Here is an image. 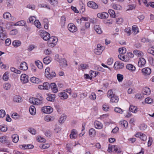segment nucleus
<instances>
[{"instance_id": "f257e3e1", "label": "nucleus", "mask_w": 154, "mask_h": 154, "mask_svg": "<svg viewBox=\"0 0 154 154\" xmlns=\"http://www.w3.org/2000/svg\"><path fill=\"white\" fill-rule=\"evenodd\" d=\"M40 35L44 40H48L47 43L50 47H54L58 41V39L56 37H50L49 33L46 32H42L40 33Z\"/></svg>"}, {"instance_id": "f03ea898", "label": "nucleus", "mask_w": 154, "mask_h": 154, "mask_svg": "<svg viewBox=\"0 0 154 154\" xmlns=\"http://www.w3.org/2000/svg\"><path fill=\"white\" fill-rule=\"evenodd\" d=\"M43 98L40 94L37 95V98L32 97L29 99V102L32 104L35 105H40L42 104Z\"/></svg>"}, {"instance_id": "7ed1b4c3", "label": "nucleus", "mask_w": 154, "mask_h": 154, "mask_svg": "<svg viewBox=\"0 0 154 154\" xmlns=\"http://www.w3.org/2000/svg\"><path fill=\"white\" fill-rule=\"evenodd\" d=\"M50 69L47 67L45 69V75L49 79H51L56 76V74L54 72H51V75L50 74Z\"/></svg>"}, {"instance_id": "20e7f679", "label": "nucleus", "mask_w": 154, "mask_h": 154, "mask_svg": "<svg viewBox=\"0 0 154 154\" xmlns=\"http://www.w3.org/2000/svg\"><path fill=\"white\" fill-rule=\"evenodd\" d=\"M2 26H0V39L3 40L7 38V35L5 31Z\"/></svg>"}, {"instance_id": "39448f33", "label": "nucleus", "mask_w": 154, "mask_h": 154, "mask_svg": "<svg viewBox=\"0 0 154 154\" xmlns=\"http://www.w3.org/2000/svg\"><path fill=\"white\" fill-rule=\"evenodd\" d=\"M107 150L109 152H115L117 153L121 152V151L119 150L117 146L114 145L110 146V145H109Z\"/></svg>"}, {"instance_id": "423d86ee", "label": "nucleus", "mask_w": 154, "mask_h": 154, "mask_svg": "<svg viewBox=\"0 0 154 154\" xmlns=\"http://www.w3.org/2000/svg\"><path fill=\"white\" fill-rule=\"evenodd\" d=\"M41 110L44 113L50 114L53 112V109L51 107L48 106L43 107Z\"/></svg>"}, {"instance_id": "0eeeda50", "label": "nucleus", "mask_w": 154, "mask_h": 154, "mask_svg": "<svg viewBox=\"0 0 154 154\" xmlns=\"http://www.w3.org/2000/svg\"><path fill=\"white\" fill-rule=\"evenodd\" d=\"M68 29L72 32H75L77 30V28L73 23H70L68 25Z\"/></svg>"}, {"instance_id": "6e6552de", "label": "nucleus", "mask_w": 154, "mask_h": 154, "mask_svg": "<svg viewBox=\"0 0 154 154\" xmlns=\"http://www.w3.org/2000/svg\"><path fill=\"white\" fill-rule=\"evenodd\" d=\"M3 17L4 19L7 20H14L15 18L14 17H12L11 14L9 12H6L3 14Z\"/></svg>"}, {"instance_id": "1a4fd4ad", "label": "nucleus", "mask_w": 154, "mask_h": 154, "mask_svg": "<svg viewBox=\"0 0 154 154\" xmlns=\"http://www.w3.org/2000/svg\"><path fill=\"white\" fill-rule=\"evenodd\" d=\"M124 64L123 63L120 62L119 61H116L114 65V68L115 69H120L123 68Z\"/></svg>"}, {"instance_id": "9d476101", "label": "nucleus", "mask_w": 154, "mask_h": 154, "mask_svg": "<svg viewBox=\"0 0 154 154\" xmlns=\"http://www.w3.org/2000/svg\"><path fill=\"white\" fill-rule=\"evenodd\" d=\"M88 6L91 8L94 9H97L98 8V5L93 1H89L87 3Z\"/></svg>"}, {"instance_id": "9b49d317", "label": "nucleus", "mask_w": 154, "mask_h": 154, "mask_svg": "<svg viewBox=\"0 0 154 154\" xmlns=\"http://www.w3.org/2000/svg\"><path fill=\"white\" fill-rule=\"evenodd\" d=\"M20 80L23 83H26L28 82L29 76L25 74H22L20 76Z\"/></svg>"}, {"instance_id": "f8f14e48", "label": "nucleus", "mask_w": 154, "mask_h": 154, "mask_svg": "<svg viewBox=\"0 0 154 154\" xmlns=\"http://www.w3.org/2000/svg\"><path fill=\"white\" fill-rule=\"evenodd\" d=\"M97 16L99 18L103 19L107 18L109 16V15L107 13L103 12L98 13Z\"/></svg>"}, {"instance_id": "ddd939ff", "label": "nucleus", "mask_w": 154, "mask_h": 154, "mask_svg": "<svg viewBox=\"0 0 154 154\" xmlns=\"http://www.w3.org/2000/svg\"><path fill=\"white\" fill-rule=\"evenodd\" d=\"M19 69L24 71L28 69L27 63L24 61L21 62L20 63V68Z\"/></svg>"}, {"instance_id": "4468645a", "label": "nucleus", "mask_w": 154, "mask_h": 154, "mask_svg": "<svg viewBox=\"0 0 154 154\" xmlns=\"http://www.w3.org/2000/svg\"><path fill=\"white\" fill-rule=\"evenodd\" d=\"M58 62L60 65L62 66L63 67H66L68 65L67 61L64 58H60Z\"/></svg>"}, {"instance_id": "2eb2a0df", "label": "nucleus", "mask_w": 154, "mask_h": 154, "mask_svg": "<svg viewBox=\"0 0 154 154\" xmlns=\"http://www.w3.org/2000/svg\"><path fill=\"white\" fill-rule=\"evenodd\" d=\"M146 61L144 58H139L138 64L139 67H143L146 64Z\"/></svg>"}, {"instance_id": "dca6fc26", "label": "nucleus", "mask_w": 154, "mask_h": 154, "mask_svg": "<svg viewBox=\"0 0 154 154\" xmlns=\"http://www.w3.org/2000/svg\"><path fill=\"white\" fill-rule=\"evenodd\" d=\"M56 97V95L55 94H48L46 99L48 101L54 102Z\"/></svg>"}, {"instance_id": "f3484780", "label": "nucleus", "mask_w": 154, "mask_h": 154, "mask_svg": "<svg viewBox=\"0 0 154 154\" xmlns=\"http://www.w3.org/2000/svg\"><path fill=\"white\" fill-rule=\"evenodd\" d=\"M151 71L150 69L148 67L145 68L142 70V72L144 75H148L151 73Z\"/></svg>"}, {"instance_id": "a211bd4d", "label": "nucleus", "mask_w": 154, "mask_h": 154, "mask_svg": "<svg viewBox=\"0 0 154 154\" xmlns=\"http://www.w3.org/2000/svg\"><path fill=\"white\" fill-rule=\"evenodd\" d=\"M50 87L53 92L54 93H56L58 91V89L56 84L54 83H51L50 84Z\"/></svg>"}, {"instance_id": "6ab92c4d", "label": "nucleus", "mask_w": 154, "mask_h": 154, "mask_svg": "<svg viewBox=\"0 0 154 154\" xmlns=\"http://www.w3.org/2000/svg\"><path fill=\"white\" fill-rule=\"evenodd\" d=\"M95 127L96 129H101L103 128V125L100 122L97 121H96L94 122Z\"/></svg>"}, {"instance_id": "aec40b11", "label": "nucleus", "mask_w": 154, "mask_h": 154, "mask_svg": "<svg viewBox=\"0 0 154 154\" xmlns=\"http://www.w3.org/2000/svg\"><path fill=\"white\" fill-rule=\"evenodd\" d=\"M77 132L75 129L72 130L70 135V137L72 139H75L77 137Z\"/></svg>"}, {"instance_id": "412c9836", "label": "nucleus", "mask_w": 154, "mask_h": 154, "mask_svg": "<svg viewBox=\"0 0 154 154\" xmlns=\"http://www.w3.org/2000/svg\"><path fill=\"white\" fill-rule=\"evenodd\" d=\"M126 68L131 72H134L135 71L136 68L135 66L132 64H128L126 66Z\"/></svg>"}, {"instance_id": "4be33fe9", "label": "nucleus", "mask_w": 154, "mask_h": 154, "mask_svg": "<svg viewBox=\"0 0 154 154\" xmlns=\"http://www.w3.org/2000/svg\"><path fill=\"white\" fill-rule=\"evenodd\" d=\"M30 81L32 83L36 84H38L41 82V80L40 79L34 77H31Z\"/></svg>"}, {"instance_id": "5701e85b", "label": "nucleus", "mask_w": 154, "mask_h": 154, "mask_svg": "<svg viewBox=\"0 0 154 154\" xmlns=\"http://www.w3.org/2000/svg\"><path fill=\"white\" fill-rule=\"evenodd\" d=\"M58 95L61 99H66L68 98V95L65 92H60L59 94Z\"/></svg>"}, {"instance_id": "b1692460", "label": "nucleus", "mask_w": 154, "mask_h": 154, "mask_svg": "<svg viewBox=\"0 0 154 154\" xmlns=\"http://www.w3.org/2000/svg\"><path fill=\"white\" fill-rule=\"evenodd\" d=\"M119 100V98L115 94H113V96L111 97L110 100V103H117Z\"/></svg>"}, {"instance_id": "393cba45", "label": "nucleus", "mask_w": 154, "mask_h": 154, "mask_svg": "<svg viewBox=\"0 0 154 154\" xmlns=\"http://www.w3.org/2000/svg\"><path fill=\"white\" fill-rule=\"evenodd\" d=\"M134 54L135 55L138 57H142L143 55V53L139 50H135L133 51Z\"/></svg>"}, {"instance_id": "a878e982", "label": "nucleus", "mask_w": 154, "mask_h": 154, "mask_svg": "<svg viewBox=\"0 0 154 154\" xmlns=\"http://www.w3.org/2000/svg\"><path fill=\"white\" fill-rule=\"evenodd\" d=\"M21 44V41L18 40H14L12 42V45L15 47H18L20 46Z\"/></svg>"}, {"instance_id": "bb28decb", "label": "nucleus", "mask_w": 154, "mask_h": 154, "mask_svg": "<svg viewBox=\"0 0 154 154\" xmlns=\"http://www.w3.org/2000/svg\"><path fill=\"white\" fill-rule=\"evenodd\" d=\"M30 113L32 115H34L36 113V110L35 107L34 106H31L29 109Z\"/></svg>"}, {"instance_id": "cd10ccee", "label": "nucleus", "mask_w": 154, "mask_h": 154, "mask_svg": "<svg viewBox=\"0 0 154 154\" xmlns=\"http://www.w3.org/2000/svg\"><path fill=\"white\" fill-rule=\"evenodd\" d=\"M11 137L12 138V141L13 142L17 143L18 142L19 140V137L16 134H14L11 136Z\"/></svg>"}, {"instance_id": "c85d7f7f", "label": "nucleus", "mask_w": 154, "mask_h": 154, "mask_svg": "<svg viewBox=\"0 0 154 154\" xmlns=\"http://www.w3.org/2000/svg\"><path fill=\"white\" fill-rule=\"evenodd\" d=\"M129 109L131 112L135 113L137 112L138 111L137 107L132 105L130 106Z\"/></svg>"}, {"instance_id": "c756f323", "label": "nucleus", "mask_w": 154, "mask_h": 154, "mask_svg": "<svg viewBox=\"0 0 154 154\" xmlns=\"http://www.w3.org/2000/svg\"><path fill=\"white\" fill-rule=\"evenodd\" d=\"M94 29L96 32L99 34H100L102 32L101 28L98 25H95L94 26Z\"/></svg>"}, {"instance_id": "7c9ffc66", "label": "nucleus", "mask_w": 154, "mask_h": 154, "mask_svg": "<svg viewBox=\"0 0 154 154\" xmlns=\"http://www.w3.org/2000/svg\"><path fill=\"white\" fill-rule=\"evenodd\" d=\"M89 134L91 137H94L96 134L95 130L93 128H91L89 131Z\"/></svg>"}, {"instance_id": "2f4dec72", "label": "nucleus", "mask_w": 154, "mask_h": 154, "mask_svg": "<svg viewBox=\"0 0 154 154\" xmlns=\"http://www.w3.org/2000/svg\"><path fill=\"white\" fill-rule=\"evenodd\" d=\"M151 92L150 89L148 87L145 88L143 90V94L146 95H149L150 94Z\"/></svg>"}, {"instance_id": "473e14b6", "label": "nucleus", "mask_w": 154, "mask_h": 154, "mask_svg": "<svg viewBox=\"0 0 154 154\" xmlns=\"http://www.w3.org/2000/svg\"><path fill=\"white\" fill-rule=\"evenodd\" d=\"M66 118V117L65 115L64 114L62 115L59 120V122L61 123H63L65 121Z\"/></svg>"}, {"instance_id": "72a5a7b5", "label": "nucleus", "mask_w": 154, "mask_h": 154, "mask_svg": "<svg viewBox=\"0 0 154 154\" xmlns=\"http://www.w3.org/2000/svg\"><path fill=\"white\" fill-rule=\"evenodd\" d=\"M10 69L11 72L16 74H20L21 73V70H18L14 67H11Z\"/></svg>"}, {"instance_id": "f704fd0d", "label": "nucleus", "mask_w": 154, "mask_h": 154, "mask_svg": "<svg viewBox=\"0 0 154 154\" xmlns=\"http://www.w3.org/2000/svg\"><path fill=\"white\" fill-rule=\"evenodd\" d=\"M35 63L37 67L39 69H42L43 68V64L39 60L35 61Z\"/></svg>"}, {"instance_id": "c9c22d12", "label": "nucleus", "mask_w": 154, "mask_h": 154, "mask_svg": "<svg viewBox=\"0 0 154 154\" xmlns=\"http://www.w3.org/2000/svg\"><path fill=\"white\" fill-rule=\"evenodd\" d=\"M14 101L16 102H21L22 101L21 97L20 96H15L14 98Z\"/></svg>"}, {"instance_id": "e433bc0d", "label": "nucleus", "mask_w": 154, "mask_h": 154, "mask_svg": "<svg viewBox=\"0 0 154 154\" xmlns=\"http://www.w3.org/2000/svg\"><path fill=\"white\" fill-rule=\"evenodd\" d=\"M43 61L45 64H48L51 61V59L48 57H46L43 59Z\"/></svg>"}, {"instance_id": "4c0bfd02", "label": "nucleus", "mask_w": 154, "mask_h": 154, "mask_svg": "<svg viewBox=\"0 0 154 154\" xmlns=\"http://www.w3.org/2000/svg\"><path fill=\"white\" fill-rule=\"evenodd\" d=\"M9 73L7 72H6L3 75V79L5 81H8L9 79Z\"/></svg>"}, {"instance_id": "58836bf2", "label": "nucleus", "mask_w": 154, "mask_h": 154, "mask_svg": "<svg viewBox=\"0 0 154 154\" xmlns=\"http://www.w3.org/2000/svg\"><path fill=\"white\" fill-rule=\"evenodd\" d=\"M25 21L24 20H21L17 22L14 25L15 26H25L26 24Z\"/></svg>"}, {"instance_id": "ea45409f", "label": "nucleus", "mask_w": 154, "mask_h": 154, "mask_svg": "<svg viewBox=\"0 0 154 154\" xmlns=\"http://www.w3.org/2000/svg\"><path fill=\"white\" fill-rule=\"evenodd\" d=\"M103 51L101 49H94V51L96 54L100 55L102 53Z\"/></svg>"}, {"instance_id": "a19ab883", "label": "nucleus", "mask_w": 154, "mask_h": 154, "mask_svg": "<svg viewBox=\"0 0 154 154\" xmlns=\"http://www.w3.org/2000/svg\"><path fill=\"white\" fill-rule=\"evenodd\" d=\"M34 25L36 27L40 29L41 28V24L39 20H35L34 21Z\"/></svg>"}, {"instance_id": "79ce46f5", "label": "nucleus", "mask_w": 154, "mask_h": 154, "mask_svg": "<svg viewBox=\"0 0 154 154\" xmlns=\"http://www.w3.org/2000/svg\"><path fill=\"white\" fill-rule=\"evenodd\" d=\"M0 141L2 143H7L6 137L4 136L0 137Z\"/></svg>"}, {"instance_id": "37998d69", "label": "nucleus", "mask_w": 154, "mask_h": 154, "mask_svg": "<svg viewBox=\"0 0 154 154\" xmlns=\"http://www.w3.org/2000/svg\"><path fill=\"white\" fill-rule=\"evenodd\" d=\"M80 66L82 70L87 69L88 67V64H82L80 65Z\"/></svg>"}, {"instance_id": "c03bdc74", "label": "nucleus", "mask_w": 154, "mask_h": 154, "mask_svg": "<svg viewBox=\"0 0 154 154\" xmlns=\"http://www.w3.org/2000/svg\"><path fill=\"white\" fill-rule=\"evenodd\" d=\"M132 30L135 34H136L139 32L138 27L136 25L133 26L132 27Z\"/></svg>"}, {"instance_id": "a18cd8bd", "label": "nucleus", "mask_w": 154, "mask_h": 154, "mask_svg": "<svg viewBox=\"0 0 154 154\" xmlns=\"http://www.w3.org/2000/svg\"><path fill=\"white\" fill-rule=\"evenodd\" d=\"M43 85L44 89L45 90L48 89L50 87V85L48 82L44 83L43 84Z\"/></svg>"}, {"instance_id": "49530a36", "label": "nucleus", "mask_w": 154, "mask_h": 154, "mask_svg": "<svg viewBox=\"0 0 154 154\" xmlns=\"http://www.w3.org/2000/svg\"><path fill=\"white\" fill-rule=\"evenodd\" d=\"M117 78L119 82H121L122 81L123 79V76L122 75L118 74L117 75Z\"/></svg>"}, {"instance_id": "de8ad7c7", "label": "nucleus", "mask_w": 154, "mask_h": 154, "mask_svg": "<svg viewBox=\"0 0 154 154\" xmlns=\"http://www.w3.org/2000/svg\"><path fill=\"white\" fill-rule=\"evenodd\" d=\"M108 12L110 16L112 17H115L116 15L114 11L112 9H110L108 10Z\"/></svg>"}, {"instance_id": "09e8293b", "label": "nucleus", "mask_w": 154, "mask_h": 154, "mask_svg": "<svg viewBox=\"0 0 154 154\" xmlns=\"http://www.w3.org/2000/svg\"><path fill=\"white\" fill-rule=\"evenodd\" d=\"M66 18L64 16H62L61 17V23L62 26H64L65 25Z\"/></svg>"}, {"instance_id": "8fccbe9b", "label": "nucleus", "mask_w": 154, "mask_h": 154, "mask_svg": "<svg viewBox=\"0 0 154 154\" xmlns=\"http://www.w3.org/2000/svg\"><path fill=\"white\" fill-rule=\"evenodd\" d=\"M145 102L147 103L150 104L153 102V100L149 97H147L145 99Z\"/></svg>"}, {"instance_id": "3c124183", "label": "nucleus", "mask_w": 154, "mask_h": 154, "mask_svg": "<svg viewBox=\"0 0 154 154\" xmlns=\"http://www.w3.org/2000/svg\"><path fill=\"white\" fill-rule=\"evenodd\" d=\"M8 130L6 126L0 125V130L3 132H5Z\"/></svg>"}, {"instance_id": "603ef678", "label": "nucleus", "mask_w": 154, "mask_h": 154, "mask_svg": "<svg viewBox=\"0 0 154 154\" xmlns=\"http://www.w3.org/2000/svg\"><path fill=\"white\" fill-rule=\"evenodd\" d=\"M115 111L116 112L122 114L123 112V110L120 108L116 107L115 109Z\"/></svg>"}, {"instance_id": "864d4df0", "label": "nucleus", "mask_w": 154, "mask_h": 154, "mask_svg": "<svg viewBox=\"0 0 154 154\" xmlns=\"http://www.w3.org/2000/svg\"><path fill=\"white\" fill-rule=\"evenodd\" d=\"M5 111L3 109H1L0 110V117L3 118L5 115Z\"/></svg>"}, {"instance_id": "5fc2aeb1", "label": "nucleus", "mask_w": 154, "mask_h": 154, "mask_svg": "<svg viewBox=\"0 0 154 154\" xmlns=\"http://www.w3.org/2000/svg\"><path fill=\"white\" fill-rule=\"evenodd\" d=\"M28 131L32 134L35 135L36 133L35 130L33 128H29Z\"/></svg>"}, {"instance_id": "6e6d98bb", "label": "nucleus", "mask_w": 154, "mask_h": 154, "mask_svg": "<svg viewBox=\"0 0 154 154\" xmlns=\"http://www.w3.org/2000/svg\"><path fill=\"white\" fill-rule=\"evenodd\" d=\"M113 61V59L112 58H109L107 61V64L108 65H112Z\"/></svg>"}, {"instance_id": "4d7b16f0", "label": "nucleus", "mask_w": 154, "mask_h": 154, "mask_svg": "<svg viewBox=\"0 0 154 154\" xmlns=\"http://www.w3.org/2000/svg\"><path fill=\"white\" fill-rule=\"evenodd\" d=\"M11 87V85L9 83H6L5 84L4 88L5 90H8Z\"/></svg>"}, {"instance_id": "13d9d810", "label": "nucleus", "mask_w": 154, "mask_h": 154, "mask_svg": "<svg viewBox=\"0 0 154 154\" xmlns=\"http://www.w3.org/2000/svg\"><path fill=\"white\" fill-rule=\"evenodd\" d=\"M49 146L50 145L49 144L45 143L43 144L40 147L42 149H45L48 148Z\"/></svg>"}, {"instance_id": "bf43d9fd", "label": "nucleus", "mask_w": 154, "mask_h": 154, "mask_svg": "<svg viewBox=\"0 0 154 154\" xmlns=\"http://www.w3.org/2000/svg\"><path fill=\"white\" fill-rule=\"evenodd\" d=\"M147 128V125L144 124H142L140 127V128L141 130H145Z\"/></svg>"}, {"instance_id": "052dcab7", "label": "nucleus", "mask_w": 154, "mask_h": 154, "mask_svg": "<svg viewBox=\"0 0 154 154\" xmlns=\"http://www.w3.org/2000/svg\"><path fill=\"white\" fill-rule=\"evenodd\" d=\"M36 19L35 17L34 16L30 17L29 19V23H32L33 22L34 23V21Z\"/></svg>"}, {"instance_id": "680f3d73", "label": "nucleus", "mask_w": 154, "mask_h": 154, "mask_svg": "<svg viewBox=\"0 0 154 154\" xmlns=\"http://www.w3.org/2000/svg\"><path fill=\"white\" fill-rule=\"evenodd\" d=\"M136 99L141 100L143 98L142 95L141 94H137L135 96Z\"/></svg>"}, {"instance_id": "e2e57ef3", "label": "nucleus", "mask_w": 154, "mask_h": 154, "mask_svg": "<svg viewBox=\"0 0 154 154\" xmlns=\"http://www.w3.org/2000/svg\"><path fill=\"white\" fill-rule=\"evenodd\" d=\"M149 63L152 66H154V59L150 57L149 58Z\"/></svg>"}, {"instance_id": "0e129e2a", "label": "nucleus", "mask_w": 154, "mask_h": 154, "mask_svg": "<svg viewBox=\"0 0 154 154\" xmlns=\"http://www.w3.org/2000/svg\"><path fill=\"white\" fill-rule=\"evenodd\" d=\"M51 53L50 49H47L44 51V53L46 55H49Z\"/></svg>"}, {"instance_id": "69168bd1", "label": "nucleus", "mask_w": 154, "mask_h": 154, "mask_svg": "<svg viewBox=\"0 0 154 154\" xmlns=\"http://www.w3.org/2000/svg\"><path fill=\"white\" fill-rule=\"evenodd\" d=\"M119 52L120 54H124L126 52V49H119Z\"/></svg>"}, {"instance_id": "338daca9", "label": "nucleus", "mask_w": 154, "mask_h": 154, "mask_svg": "<svg viewBox=\"0 0 154 154\" xmlns=\"http://www.w3.org/2000/svg\"><path fill=\"white\" fill-rule=\"evenodd\" d=\"M116 22L117 24H120L123 22V19L122 18H119L116 19Z\"/></svg>"}, {"instance_id": "774afa93", "label": "nucleus", "mask_w": 154, "mask_h": 154, "mask_svg": "<svg viewBox=\"0 0 154 154\" xmlns=\"http://www.w3.org/2000/svg\"><path fill=\"white\" fill-rule=\"evenodd\" d=\"M112 7L114 9L117 10H119L121 8V7L120 5L116 4L113 5L112 6Z\"/></svg>"}]
</instances>
